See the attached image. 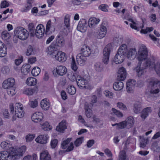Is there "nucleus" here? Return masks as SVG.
<instances>
[{
  "mask_svg": "<svg viewBox=\"0 0 160 160\" xmlns=\"http://www.w3.org/2000/svg\"><path fill=\"white\" fill-rule=\"evenodd\" d=\"M148 51L146 46L142 44L138 48L137 59L140 62L135 68L138 77H141L144 75L146 72L145 69L141 68V62L144 61L143 63L145 68L154 69L158 74L160 75V62L157 65L155 64V60L154 58L151 57L148 58Z\"/></svg>",
  "mask_w": 160,
  "mask_h": 160,
  "instance_id": "f257e3e1",
  "label": "nucleus"
},
{
  "mask_svg": "<svg viewBox=\"0 0 160 160\" xmlns=\"http://www.w3.org/2000/svg\"><path fill=\"white\" fill-rule=\"evenodd\" d=\"M9 109L11 114L14 113L12 117L13 121L16 120L17 118H22L24 116V112L23 110V106L21 103H16L14 107L13 104H10L9 105Z\"/></svg>",
  "mask_w": 160,
  "mask_h": 160,
  "instance_id": "f03ea898",
  "label": "nucleus"
},
{
  "mask_svg": "<svg viewBox=\"0 0 160 160\" xmlns=\"http://www.w3.org/2000/svg\"><path fill=\"white\" fill-rule=\"evenodd\" d=\"M28 36V32L26 29L21 27H18L14 30L13 40L16 42L18 38L24 40L26 39Z\"/></svg>",
  "mask_w": 160,
  "mask_h": 160,
  "instance_id": "7ed1b4c3",
  "label": "nucleus"
},
{
  "mask_svg": "<svg viewBox=\"0 0 160 160\" xmlns=\"http://www.w3.org/2000/svg\"><path fill=\"white\" fill-rule=\"evenodd\" d=\"M149 87L151 88L150 90V94L158 93L160 91V82L156 79H152L150 81Z\"/></svg>",
  "mask_w": 160,
  "mask_h": 160,
  "instance_id": "20e7f679",
  "label": "nucleus"
},
{
  "mask_svg": "<svg viewBox=\"0 0 160 160\" xmlns=\"http://www.w3.org/2000/svg\"><path fill=\"white\" fill-rule=\"evenodd\" d=\"M77 83L78 86L81 89H88L90 88L88 81L80 75L77 76Z\"/></svg>",
  "mask_w": 160,
  "mask_h": 160,
  "instance_id": "39448f33",
  "label": "nucleus"
},
{
  "mask_svg": "<svg viewBox=\"0 0 160 160\" xmlns=\"http://www.w3.org/2000/svg\"><path fill=\"white\" fill-rule=\"evenodd\" d=\"M124 20H126L129 22V25L131 28L132 29L139 31L140 28L139 22L135 20H134L133 18L127 15L123 17Z\"/></svg>",
  "mask_w": 160,
  "mask_h": 160,
  "instance_id": "423d86ee",
  "label": "nucleus"
},
{
  "mask_svg": "<svg viewBox=\"0 0 160 160\" xmlns=\"http://www.w3.org/2000/svg\"><path fill=\"white\" fill-rule=\"evenodd\" d=\"M67 72L66 67L63 65H58L53 70V74L55 76L58 75L62 76L65 74Z\"/></svg>",
  "mask_w": 160,
  "mask_h": 160,
  "instance_id": "0eeeda50",
  "label": "nucleus"
},
{
  "mask_svg": "<svg viewBox=\"0 0 160 160\" xmlns=\"http://www.w3.org/2000/svg\"><path fill=\"white\" fill-rule=\"evenodd\" d=\"M45 30L44 26L41 24L38 25L35 29L34 36L38 38H42L44 36Z\"/></svg>",
  "mask_w": 160,
  "mask_h": 160,
  "instance_id": "6e6552de",
  "label": "nucleus"
},
{
  "mask_svg": "<svg viewBox=\"0 0 160 160\" xmlns=\"http://www.w3.org/2000/svg\"><path fill=\"white\" fill-rule=\"evenodd\" d=\"M26 150V147L23 146L18 149L13 148L10 151H11V154L12 156H22L25 153Z\"/></svg>",
  "mask_w": 160,
  "mask_h": 160,
  "instance_id": "1a4fd4ad",
  "label": "nucleus"
},
{
  "mask_svg": "<svg viewBox=\"0 0 160 160\" xmlns=\"http://www.w3.org/2000/svg\"><path fill=\"white\" fill-rule=\"evenodd\" d=\"M49 139V137L47 134H40L35 139V141L38 143L45 144L47 143Z\"/></svg>",
  "mask_w": 160,
  "mask_h": 160,
  "instance_id": "9d476101",
  "label": "nucleus"
},
{
  "mask_svg": "<svg viewBox=\"0 0 160 160\" xmlns=\"http://www.w3.org/2000/svg\"><path fill=\"white\" fill-rule=\"evenodd\" d=\"M87 21L85 19H81L77 26V30L82 32H85L87 30Z\"/></svg>",
  "mask_w": 160,
  "mask_h": 160,
  "instance_id": "9b49d317",
  "label": "nucleus"
},
{
  "mask_svg": "<svg viewBox=\"0 0 160 160\" xmlns=\"http://www.w3.org/2000/svg\"><path fill=\"white\" fill-rule=\"evenodd\" d=\"M136 49L135 47H132L128 49L125 56L130 60L134 59L136 57Z\"/></svg>",
  "mask_w": 160,
  "mask_h": 160,
  "instance_id": "f8f14e48",
  "label": "nucleus"
},
{
  "mask_svg": "<svg viewBox=\"0 0 160 160\" xmlns=\"http://www.w3.org/2000/svg\"><path fill=\"white\" fill-rule=\"evenodd\" d=\"M15 83V80L13 78H9L4 80L2 84V87L4 89L14 87Z\"/></svg>",
  "mask_w": 160,
  "mask_h": 160,
  "instance_id": "ddd939ff",
  "label": "nucleus"
},
{
  "mask_svg": "<svg viewBox=\"0 0 160 160\" xmlns=\"http://www.w3.org/2000/svg\"><path fill=\"white\" fill-rule=\"evenodd\" d=\"M135 83L136 81L134 79H129L127 81L126 83V89L128 93L133 92Z\"/></svg>",
  "mask_w": 160,
  "mask_h": 160,
  "instance_id": "4468645a",
  "label": "nucleus"
},
{
  "mask_svg": "<svg viewBox=\"0 0 160 160\" xmlns=\"http://www.w3.org/2000/svg\"><path fill=\"white\" fill-rule=\"evenodd\" d=\"M43 113L41 112H37L34 113L31 117L32 121L35 122H39L43 119Z\"/></svg>",
  "mask_w": 160,
  "mask_h": 160,
  "instance_id": "2eb2a0df",
  "label": "nucleus"
},
{
  "mask_svg": "<svg viewBox=\"0 0 160 160\" xmlns=\"http://www.w3.org/2000/svg\"><path fill=\"white\" fill-rule=\"evenodd\" d=\"M55 26L52 23L51 20H49L46 24L45 33L47 34H50L55 31Z\"/></svg>",
  "mask_w": 160,
  "mask_h": 160,
  "instance_id": "dca6fc26",
  "label": "nucleus"
},
{
  "mask_svg": "<svg viewBox=\"0 0 160 160\" xmlns=\"http://www.w3.org/2000/svg\"><path fill=\"white\" fill-rule=\"evenodd\" d=\"M126 78V71L123 67L119 68L118 71L117 79L118 80L123 81Z\"/></svg>",
  "mask_w": 160,
  "mask_h": 160,
  "instance_id": "f3484780",
  "label": "nucleus"
},
{
  "mask_svg": "<svg viewBox=\"0 0 160 160\" xmlns=\"http://www.w3.org/2000/svg\"><path fill=\"white\" fill-rule=\"evenodd\" d=\"M107 28L106 26L102 24L97 35V37L99 39L104 38L107 33Z\"/></svg>",
  "mask_w": 160,
  "mask_h": 160,
  "instance_id": "a211bd4d",
  "label": "nucleus"
},
{
  "mask_svg": "<svg viewBox=\"0 0 160 160\" xmlns=\"http://www.w3.org/2000/svg\"><path fill=\"white\" fill-rule=\"evenodd\" d=\"M92 52V50L91 48L86 45L82 46L81 49V52L80 53L87 57L89 56Z\"/></svg>",
  "mask_w": 160,
  "mask_h": 160,
  "instance_id": "6ab92c4d",
  "label": "nucleus"
},
{
  "mask_svg": "<svg viewBox=\"0 0 160 160\" xmlns=\"http://www.w3.org/2000/svg\"><path fill=\"white\" fill-rule=\"evenodd\" d=\"M100 19L95 17L90 18L88 21V26L90 28H95L100 22Z\"/></svg>",
  "mask_w": 160,
  "mask_h": 160,
  "instance_id": "aec40b11",
  "label": "nucleus"
},
{
  "mask_svg": "<svg viewBox=\"0 0 160 160\" xmlns=\"http://www.w3.org/2000/svg\"><path fill=\"white\" fill-rule=\"evenodd\" d=\"M67 128L66 122L65 120H63L57 126L56 130L60 133H63Z\"/></svg>",
  "mask_w": 160,
  "mask_h": 160,
  "instance_id": "412c9836",
  "label": "nucleus"
},
{
  "mask_svg": "<svg viewBox=\"0 0 160 160\" xmlns=\"http://www.w3.org/2000/svg\"><path fill=\"white\" fill-rule=\"evenodd\" d=\"M93 105L92 103L86 102L84 106L85 114L88 118H90L92 115V108Z\"/></svg>",
  "mask_w": 160,
  "mask_h": 160,
  "instance_id": "4be33fe9",
  "label": "nucleus"
},
{
  "mask_svg": "<svg viewBox=\"0 0 160 160\" xmlns=\"http://www.w3.org/2000/svg\"><path fill=\"white\" fill-rule=\"evenodd\" d=\"M54 58L60 62L65 61L67 59L65 54L62 51H58Z\"/></svg>",
  "mask_w": 160,
  "mask_h": 160,
  "instance_id": "5701e85b",
  "label": "nucleus"
},
{
  "mask_svg": "<svg viewBox=\"0 0 160 160\" xmlns=\"http://www.w3.org/2000/svg\"><path fill=\"white\" fill-rule=\"evenodd\" d=\"M11 151H4L0 152V160H10L13 157L11 154Z\"/></svg>",
  "mask_w": 160,
  "mask_h": 160,
  "instance_id": "b1692460",
  "label": "nucleus"
},
{
  "mask_svg": "<svg viewBox=\"0 0 160 160\" xmlns=\"http://www.w3.org/2000/svg\"><path fill=\"white\" fill-rule=\"evenodd\" d=\"M87 57L82 54L81 53H78L76 57V61L78 64L81 66L84 65L87 60Z\"/></svg>",
  "mask_w": 160,
  "mask_h": 160,
  "instance_id": "393cba45",
  "label": "nucleus"
},
{
  "mask_svg": "<svg viewBox=\"0 0 160 160\" xmlns=\"http://www.w3.org/2000/svg\"><path fill=\"white\" fill-rule=\"evenodd\" d=\"M125 59V56L123 54L117 52L114 57L113 61L116 64H119L122 63Z\"/></svg>",
  "mask_w": 160,
  "mask_h": 160,
  "instance_id": "a878e982",
  "label": "nucleus"
},
{
  "mask_svg": "<svg viewBox=\"0 0 160 160\" xmlns=\"http://www.w3.org/2000/svg\"><path fill=\"white\" fill-rule=\"evenodd\" d=\"M40 105L41 108L44 110H47L50 107V104L48 100L44 98L41 101Z\"/></svg>",
  "mask_w": 160,
  "mask_h": 160,
  "instance_id": "bb28decb",
  "label": "nucleus"
},
{
  "mask_svg": "<svg viewBox=\"0 0 160 160\" xmlns=\"http://www.w3.org/2000/svg\"><path fill=\"white\" fill-rule=\"evenodd\" d=\"M46 52L48 55L54 58L58 51L57 49L54 47L50 46L48 47Z\"/></svg>",
  "mask_w": 160,
  "mask_h": 160,
  "instance_id": "cd10ccee",
  "label": "nucleus"
},
{
  "mask_svg": "<svg viewBox=\"0 0 160 160\" xmlns=\"http://www.w3.org/2000/svg\"><path fill=\"white\" fill-rule=\"evenodd\" d=\"M31 65L28 63L23 64L21 68V72L22 74L27 75L30 71Z\"/></svg>",
  "mask_w": 160,
  "mask_h": 160,
  "instance_id": "c85d7f7f",
  "label": "nucleus"
},
{
  "mask_svg": "<svg viewBox=\"0 0 160 160\" xmlns=\"http://www.w3.org/2000/svg\"><path fill=\"white\" fill-rule=\"evenodd\" d=\"M40 125L41 129L44 131H49L52 128V126L47 121L41 122Z\"/></svg>",
  "mask_w": 160,
  "mask_h": 160,
  "instance_id": "c756f323",
  "label": "nucleus"
},
{
  "mask_svg": "<svg viewBox=\"0 0 160 160\" xmlns=\"http://www.w3.org/2000/svg\"><path fill=\"white\" fill-rule=\"evenodd\" d=\"M40 160H51V157L46 150L42 151L40 154Z\"/></svg>",
  "mask_w": 160,
  "mask_h": 160,
  "instance_id": "7c9ffc66",
  "label": "nucleus"
},
{
  "mask_svg": "<svg viewBox=\"0 0 160 160\" xmlns=\"http://www.w3.org/2000/svg\"><path fill=\"white\" fill-rule=\"evenodd\" d=\"M70 18V16L68 14L65 15L64 18V23L66 29L65 31H63V32L65 34L69 31Z\"/></svg>",
  "mask_w": 160,
  "mask_h": 160,
  "instance_id": "2f4dec72",
  "label": "nucleus"
},
{
  "mask_svg": "<svg viewBox=\"0 0 160 160\" xmlns=\"http://www.w3.org/2000/svg\"><path fill=\"white\" fill-rule=\"evenodd\" d=\"M113 49L111 43H109L104 48L103 52V56H110L111 52Z\"/></svg>",
  "mask_w": 160,
  "mask_h": 160,
  "instance_id": "473e14b6",
  "label": "nucleus"
},
{
  "mask_svg": "<svg viewBox=\"0 0 160 160\" xmlns=\"http://www.w3.org/2000/svg\"><path fill=\"white\" fill-rule=\"evenodd\" d=\"M56 42L58 46H64L65 44V40L63 36L61 34L58 35L56 38Z\"/></svg>",
  "mask_w": 160,
  "mask_h": 160,
  "instance_id": "72a5a7b5",
  "label": "nucleus"
},
{
  "mask_svg": "<svg viewBox=\"0 0 160 160\" xmlns=\"http://www.w3.org/2000/svg\"><path fill=\"white\" fill-rule=\"evenodd\" d=\"M37 83V79L33 77H28L26 80L25 83L27 85L29 86H34Z\"/></svg>",
  "mask_w": 160,
  "mask_h": 160,
  "instance_id": "f704fd0d",
  "label": "nucleus"
},
{
  "mask_svg": "<svg viewBox=\"0 0 160 160\" xmlns=\"http://www.w3.org/2000/svg\"><path fill=\"white\" fill-rule=\"evenodd\" d=\"M7 48L5 45L0 41V57H3L7 54Z\"/></svg>",
  "mask_w": 160,
  "mask_h": 160,
  "instance_id": "c9c22d12",
  "label": "nucleus"
},
{
  "mask_svg": "<svg viewBox=\"0 0 160 160\" xmlns=\"http://www.w3.org/2000/svg\"><path fill=\"white\" fill-rule=\"evenodd\" d=\"M152 111V109L151 107H147L144 108L142 111L141 117L142 119H145Z\"/></svg>",
  "mask_w": 160,
  "mask_h": 160,
  "instance_id": "e433bc0d",
  "label": "nucleus"
},
{
  "mask_svg": "<svg viewBox=\"0 0 160 160\" xmlns=\"http://www.w3.org/2000/svg\"><path fill=\"white\" fill-rule=\"evenodd\" d=\"M1 146L2 148L6 149L8 151L11 150L13 148L9 141L2 142L1 144Z\"/></svg>",
  "mask_w": 160,
  "mask_h": 160,
  "instance_id": "4c0bfd02",
  "label": "nucleus"
},
{
  "mask_svg": "<svg viewBox=\"0 0 160 160\" xmlns=\"http://www.w3.org/2000/svg\"><path fill=\"white\" fill-rule=\"evenodd\" d=\"M113 86L115 90L117 91H120L123 88L124 84L122 82H115L113 83Z\"/></svg>",
  "mask_w": 160,
  "mask_h": 160,
  "instance_id": "58836bf2",
  "label": "nucleus"
},
{
  "mask_svg": "<svg viewBox=\"0 0 160 160\" xmlns=\"http://www.w3.org/2000/svg\"><path fill=\"white\" fill-rule=\"evenodd\" d=\"M128 49L127 46L126 44H123L119 47L118 52L121 54H123L125 56Z\"/></svg>",
  "mask_w": 160,
  "mask_h": 160,
  "instance_id": "ea45409f",
  "label": "nucleus"
},
{
  "mask_svg": "<svg viewBox=\"0 0 160 160\" xmlns=\"http://www.w3.org/2000/svg\"><path fill=\"white\" fill-rule=\"evenodd\" d=\"M125 121L126 123L127 128H131L134 123V119L132 116H130L127 118Z\"/></svg>",
  "mask_w": 160,
  "mask_h": 160,
  "instance_id": "a19ab883",
  "label": "nucleus"
},
{
  "mask_svg": "<svg viewBox=\"0 0 160 160\" xmlns=\"http://www.w3.org/2000/svg\"><path fill=\"white\" fill-rule=\"evenodd\" d=\"M142 108L141 102H136L134 105L133 110L136 113L140 112Z\"/></svg>",
  "mask_w": 160,
  "mask_h": 160,
  "instance_id": "79ce46f5",
  "label": "nucleus"
},
{
  "mask_svg": "<svg viewBox=\"0 0 160 160\" xmlns=\"http://www.w3.org/2000/svg\"><path fill=\"white\" fill-rule=\"evenodd\" d=\"M35 92V89L31 88H25L23 91L24 94L28 95L31 96L33 95Z\"/></svg>",
  "mask_w": 160,
  "mask_h": 160,
  "instance_id": "37998d69",
  "label": "nucleus"
},
{
  "mask_svg": "<svg viewBox=\"0 0 160 160\" xmlns=\"http://www.w3.org/2000/svg\"><path fill=\"white\" fill-rule=\"evenodd\" d=\"M112 126H115L116 128L117 129H123L125 128H127L126 123L125 121L121 122L119 123L112 124Z\"/></svg>",
  "mask_w": 160,
  "mask_h": 160,
  "instance_id": "c03bdc74",
  "label": "nucleus"
},
{
  "mask_svg": "<svg viewBox=\"0 0 160 160\" xmlns=\"http://www.w3.org/2000/svg\"><path fill=\"white\" fill-rule=\"evenodd\" d=\"M71 138H68L63 140L61 143V147L63 149H65L72 140Z\"/></svg>",
  "mask_w": 160,
  "mask_h": 160,
  "instance_id": "a18cd8bd",
  "label": "nucleus"
},
{
  "mask_svg": "<svg viewBox=\"0 0 160 160\" xmlns=\"http://www.w3.org/2000/svg\"><path fill=\"white\" fill-rule=\"evenodd\" d=\"M41 72V69L38 67H34L31 71L32 75L34 77H36L39 75Z\"/></svg>",
  "mask_w": 160,
  "mask_h": 160,
  "instance_id": "49530a36",
  "label": "nucleus"
},
{
  "mask_svg": "<svg viewBox=\"0 0 160 160\" xmlns=\"http://www.w3.org/2000/svg\"><path fill=\"white\" fill-rule=\"evenodd\" d=\"M67 92L70 94L74 95L76 92L75 87L73 85H69L67 88Z\"/></svg>",
  "mask_w": 160,
  "mask_h": 160,
  "instance_id": "de8ad7c7",
  "label": "nucleus"
},
{
  "mask_svg": "<svg viewBox=\"0 0 160 160\" xmlns=\"http://www.w3.org/2000/svg\"><path fill=\"white\" fill-rule=\"evenodd\" d=\"M37 157V155L35 154L32 155H27L24 157L22 160H36Z\"/></svg>",
  "mask_w": 160,
  "mask_h": 160,
  "instance_id": "09e8293b",
  "label": "nucleus"
},
{
  "mask_svg": "<svg viewBox=\"0 0 160 160\" xmlns=\"http://www.w3.org/2000/svg\"><path fill=\"white\" fill-rule=\"evenodd\" d=\"M34 27L33 24L32 23H29L28 25V30L29 32L30 35L32 37L34 36Z\"/></svg>",
  "mask_w": 160,
  "mask_h": 160,
  "instance_id": "8fccbe9b",
  "label": "nucleus"
},
{
  "mask_svg": "<svg viewBox=\"0 0 160 160\" xmlns=\"http://www.w3.org/2000/svg\"><path fill=\"white\" fill-rule=\"evenodd\" d=\"M35 137V135L34 134H28L25 137L26 141L27 142H31Z\"/></svg>",
  "mask_w": 160,
  "mask_h": 160,
  "instance_id": "3c124183",
  "label": "nucleus"
},
{
  "mask_svg": "<svg viewBox=\"0 0 160 160\" xmlns=\"http://www.w3.org/2000/svg\"><path fill=\"white\" fill-rule=\"evenodd\" d=\"M7 89H8L7 91L8 94L10 96H13L15 95L16 93V88L14 87Z\"/></svg>",
  "mask_w": 160,
  "mask_h": 160,
  "instance_id": "603ef678",
  "label": "nucleus"
},
{
  "mask_svg": "<svg viewBox=\"0 0 160 160\" xmlns=\"http://www.w3.org/2000/svg\"><path fill=\"white\" fill-rule=\"evenodd\" d=\"M26 54V55L28 56H29L31 55H34L35 54L33 48L32 46H29L28 47Z\"/></svg>",
  "mask_w": 160,
  "mask_h": 160,
  "instance_id": "864d4df0",
  "label": "nucleus"
},
{
  "mask_svg": "<svg viewBox=\"0 0 160 160\" xmlns=\"http://www.w3.org/2000/svg\"><path fill=\"white\" fill-rule=\"evenodd\" d=\"M71 67L72 69L74 72L77 71L78 69V67L77 66L75 60L73 57L72 58V62L71 64Z\"/></svg>",
  "mask_w": 160,
  "mask_h": 160,
  "instance_id": "5fc2aeb1",
  "label": "nucleus"
},
{
  "mask_svg": "<svg viewBox=\"0 0 160 160\" xmlns=\"http://www.w3.org/2000/svg\"><path fill=\"white\" fill-rule=\"evenodd\" d=\"M117 107L120 109L124 111L128 110L127 106L124 103L122 102H118L116 104Z\"/></svg>",
  "mask_w": 160,
  "mask_h": 160,
  "instance_id": "6e6d98bb",
  "label": "nucleus"
},
{
  "mask_svg": "<svg viewBox=\"0 0 160 160\" xmlns=\"http://www.w3.org/2000/svg\"><path fill=\"white\" fill-rule=\"evenodd\" d=\"M68 77L71 81L74 82L76 81H77L76 77L74 73L72 72L68 73Z\"/></svg>",
  "mask_w": 160,
  "mask_h": 160,
  "instance_id": "4d7b16f0",
  "label": "nucleus"
},
{
  "mask_svg": "<svg viewBox=\"0 0 160 160\" xmlns=\"http://www.w3.org/2000/svg\"><path fill=\"white\" fill-rule=\"evenodd\" d=\"M2 39L4 40H7L9 38L10 35L9 33L7 31H5L2 32Z\"/></svg>",
  "mask_w": 160,
  "mask_h": 160,
  "instance_id": "13d9d810",
  "label": "nucleus"
},
{
  "mask_svg": "<svg viewBox=\"0 0 160 160\" xmlns=\"http://www.w3.org/2000/svg\"><path fill=\"white\" fill-rule=\"evenodd\" d=\"M112 111L119 118H121L123 116V114L122 113L114 108H112Z\"/></svg>",
  "mask_w": 160,
  "mask_h": 160,
  "instance_id": "bf43d9fd",
  "label": "nucleus"
},
{
  "mask_svg": "<svg viewBox=\"0 0 160 160\" xmlns=\"http://www.w3.org/2000/svg\"><path fill=\"white\" fill-rule=\"evenodd\" d=\"M108 6L105 4H102L98 7V8L103 12H108Z\"/></svg>",
  "mask_w": 160,
  "mask_h": 160,
  "instance_id": "052dcab7",
  "label": "nucleus"
},
{
  "mask_svg": "<svg viewBox=\"0 0 160 160\" xmlns=\"http://www.w3.org/2000/svg\"><path fill=\"white\" fill-rule=\"evenodd\" d=\"M133 8L136 12H140L142 11L143 7L141 4H139L138 5L134 6Z\"/></svg>",
  "mask_w": 160,
  "mask_h": 160,
  "instance_id": "680f3d73",
  "label": "nucleus"
},
{
  "mask_svg": "<svg viewBox=\"0 0 160 160\" xmlns=\"http://www.w3.org/2000/svg\"><path fill=\"white\" fill-rule=\"evenodd\" d=\"M29 104L31 108H34L38 106V102L36 99H35L34 100L30 101Z\"/></svg>",
  "mask_w": 160,
  "mask_h": 160,
  "instance_id": "e2e57ef3",
  "label": "nucleus"
},
{
  "mask_svg": "<svg viewBox=\"0 0 160 160\" xmlns=\"http://www.w3.org/2000/svg\"><path fill=\"white\" fill-rule=\"evenodd\" d=\"M153 30V28L152 27H147L145 29H142L140 31V32L141 33L146 34L152 31Z\"/></svg>",
  "mask_w": 160,
  "mask_h": 160,
  "instance_id": "0e129e2a",
  "label": "nucleus"
},
{
  "mask_svg": "<svg viewBox=\"0 0 160 160\" xmlns=\"http://www.w3.org/2000/svg\"><path fill=\"white\" fill-rule=\"evenodd\" d=\"M119 160H126V152L124 151L120 152L119 154Z\"/></svg>",
  "mask_w": 160,
  "mask_h": 160,
  "instance_id": "69168bd1",
  "label": "nucleus"
},
{
  "mask_svg": "<svg viewBox=\"0 0 160 160\" xmlns=\"http://www.w3.org/2000/svg\"><path fill=\"white\" fill-rule=\"evenodd\" d=\"M83 140L82 137L78 138L74 142V144L75 146L76 147H78L80 146L82 143Z\"/></svg>",
  "mask_w": 160,
  "mask_h": 160,
  "instance_id": "338daca9",
  "label": "nucleus"
},
{
  "mask_svg": "<svg viewBox=\"0 0 160 160\" xmlns=\"http://www.w3.org/2000/svg\"><path fill=\"white\" fill-rule=\"evenodd\" d=\"M58 143V140L56 139L51 140L50 145L52 148H54L57 146Z\"/></svg>",
  "mask_w": 160,
  "mask_h": 160,
  "instance_id": "774afa93",
  "label": "nucleus"
}]
</instances>
